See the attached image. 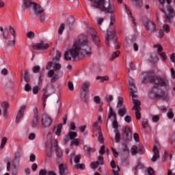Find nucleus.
Segmentation results:
<instances>
[{
    "instance_id": "aec40b11",
    "label": "nucleus",
    "mask_w": 175,
    "mask_h": 175,
    "mask_svg": "<svg viewBox=\"0 0 175 175\" xmlns=\"http://www.w3.org/2000/svg\"><path fill=\"white\" fill-rule=\"evenodd\" d=\"M83 150L84 151H85L89 157H91V154L95 152V151H96V150H95V148H92L91 146H90V145H85L83 146Z\"/></svg>"
},
{
    "instance_id": "37998d69",
    "label": "nucleus",
    "mask_w": 175,
    "mask_h": 175,
    "mask_svg": "<svg viewBox=\"0 0 175 175\" xmlns=\"http://www.w3.org/2000/svg\"><path fill=\"white\" fill-rule=\"evenodd\" d=\"M163 31L166 33H169V31H170V27L168 25H163Z\"/></svg>"
},
{
    "instance_id": "7ed1b4c3",
    "label": "nucleus",
    "mask_w": 175,
    "mask_h": 175,
    "mask_svg": "<svg viewBox=\"0 0 175 175\" xmlns=\"http://www.w3.org/2000/svg\"><path fill=\"white\" fill-rule=\"evenodd\" d=\"M129 88L130 91V96L133 100V109L135 110V116L137 120H140L142 118V114L140 113V111L142 108H140V100H137V96L136 93L137 92V89L135 85V80L132 79V77H129Z\"/></svg>"
},
{
    "instance_id": "bf43d9fd",
    "label": "nucleus",
    "mask_w": 175,
    "mask_h": 175,
    "mask_svg": "<svg viewBox=\"0 0 175 175\" xmlns=\"http://www.w3.org/2000/svg\"><path fill=\"white\" fill-rule=\"evenodd\" d=\"M152 120L153 121V122H158V121H159V116H157V115L152 116Z\"/></svg>"
},
{
    "instance_id": "774afa93",
    "label": "nucleus",
    "mask_w": 175,
    "mask_h": 175,
    "mask_svg": "<svg viewBox=\"0 0 175 175\" xmlns=\"http://www.w3.org/2000/svg\"><path fill=\"white\" fill-rule=\"evenodd\" d=\"M170 59L171 62H175V53H172L170 55Z\"/></svg>"
},
{
    "instance_id": "e2e57ef3",
    "label": "nucleus",
    "mask_w": 175,
    "mask_h": 175,
    "mask_svg": "<svg viewBox=\"0 0 175 175\" xmlns=\"http://www.w3.org/2000/svg\"><path fill=\"white\" fill-rule=\"evenodd\" d=\"M112 126H113V128L116 129V131H117L118 128V122H117V120H113Z\"/></svg>"
},
{
    "instance_id": "4468645a",
    "label": "nucleus",
    "mask_w": 175,
    "mask_h": 175,
    "mask_svg": "<svg viewBox=\"0 0 175 175\" xmlns=\"http://www.w3.org/2000/svg\"><path fill=\"white\" fill-rule=\"evenodd\" d=\"M152 151L154 152V155L151 159L152 162H157V159H159V149L158 148V144L154 146Z\"/></svg>"
},
{
    "instance_id": "9d476101",
    "label": "nucleus",
    "mask_w": 175,
    "mask_h": 175,
    "mask_svg": "<svg viewBox=\"0 0 175 175\" xmlns=\"http://www.w3.org/2000/svg\"><path fill=\"white\" fill-rule=\"evenodd\" d=\"M47 76L51 79V83H55L59 79V74L54 70H49L47 72Z\"/></svg>"
},
{
    "instance_id": "f8f14e48",
    "label": "nucleus",
    "mask_w": 175,
    "mask_h": 175,
    "mask_svg": "<svg viewBox=\"0 0 175 175\" xmlns=\"http://www.w3.org/2000/svg\"><path fill=\"white\" fill-rule=\"evenodd\" d=\"M49 47H50V46L49 45V44L41 41L38 43H36V44L32 46V49L33 50H47V49H49Z\"/></svg>"
},
{
    "instance_id": "6e6552de",
    "label": "nucleus",
    "mask_w": 175,
    "mask_h": 175,
    "mask_svg": "<svg viewBox=\"0 0 175 175\" xmlns=\"http://www.w3.org/2000/svg\"><path fill=\"white\" fill-rule=\"evenodd\" d=\"M52 124L53 118H51V116L48 115L47 113L43 114L42 117V126L44 128H49L51 126Z\"/></svg>"
},
{
    "instance_id": "c9c22d12",
    "label": "nucleus",
    "mask_w": 175,
    "mask_h": 175,
    "mask_svg": "<svg viewBox=\"0 0 175 175\" xmlns=\"http://www.w3.org/2000/svg\"><path fill=\"white\" fill-rule=\"evenodd\" d=\"M68 136L70 139V140H73L77 137V133L71 131L68 133Z\"/></svg>"
},
{
    "instance_id": "69168bd1",
    "label": "nucleus",
    "mask_w": 175,
    "mask_h": 175,
    "mask_svg": "<svg viewBox=\"0 0 175 175\" xmlns=\"http://www.w3.org/2000/svg\"><path fill=\"white\" fill-rule=\"evenodd\" d=\"M147 173L148 175H154V170H152L151 167H148L147 170Z\"/></svg>"
},
{
    "instance_id": "09e8293b",
    "label": "nucleus",
    "mask_w": 175,
    "mask_h": 175,
    "mask_svg": "<svg viewBox=\"0 0 175 175\" xmlns=\"http://www.w3.org/2000/svg\"><path fill=\"white\" fill-rule=\"evenodd\" d=\"M167 116L168 118L172 119L174 117V114L173 113V111L172 109H169L168 112L167 113Z\"/></svg>"
},
{
    "instance_id": "4d7b16f0",
    "label": "nucleus",
    "mask_w": 175,
    "mask_h": 175,
    "mask_svg": "<svg viewBox=\"0 0 175 175\" xmlns=\"http://www.w3.org/2000/svg\"><path fill=\"white\" fill-rule=\"evenodd\" d=\"M104 19L103 18H96V23L97 25H98V27H100V25H102V23H103Z\"/></svg>"
},
{
    "instance_id": "e433bc0d",
    "label": "nucleus",
    "mask_w": 175,
    "mask_h": 175,
    "mask_svg": "<svg viewBox=\"0 0 175 175\" xmlns=\"http://www.w3.org/2000/svg\"><path fill=\"white\" fill-rule=\"evenodd\" d=\"M113 99H114V98L111 94H109V96L106 95L104 98V100H105V102H113Z\"/></svg>"
},
{
    "instance_id": "79ce46f5",
    "label": "nucleus",
    "mask_w": 175,
    "mask_h": 175,
    "mask_svg": "<svg viewBox=\"0 0 175 175\" xmlns=\"http://www.w3.org/2000/svg\"><path fill=\"white\" fill-rule=\"evenodd\" d=\"M96 80H100V83H103V81H106L109 80L108 77H96Z\"/></svg>"
},
{
    "instance_id": "5701e85b",
    "label": "nucleus",
    "mask_w": 175,
    "mask_h": 175,
    "mask_svg": "<svg viewBox=\"0 0 175 175\" xmlns=\"http://www.w3.org/2000/svg\"><path fill=\"white\" fill-rule=\"evenodd\" d=\"M131 3L135 8H140L143 5V0H131Z\"/></svg>"
},
{
    "instance_id": "dca6fc26",
    "label": "nucleus",
    "mask_w": 175,
    "mask_h": 175,
    "mask_svg": "<svg viewBox=\"0 0 175 175\" xmlns=\"http://www.w3.org/2000/svg\"><path fill=\"white\" fill-rule=\"evenodd\" d=\"M39 124V114L38 113V108L34 109V116L32 120L31 126L36 128Z\"/></svg>"
},
{
    "instance_id": "680f3d73",
    "label": "nucleus",
    "mask_w": 175,
    "mask_h": 175,
    "mask_svg": "<svg viewBox=\"0 0 175 175\" xmlns=\"http://www.w3.org/2000/svg\"><path fill=\"white\" fill-rule=\"evenodd\" d=\"M33 73H38L39 70H40V67L39 66H36L32 68Z\"/></svg>"
},
{
    "instance_id": "1a4fd4ad",
    "label": "nucleus",
    "mask_w": 175,
    "mask_h": 175,
    "mask_svg": "<svg viewBox=\"0 0 175 175\" xmlns=\"http://www.w3.org/2000/svg\"><path fill=\"white\" fill-rule=\"evenodd\" d=\"M93 130L96 132H98V142L103 144L105 140L103 139V134H102V131H100V124H98V122H94L93 123Z\"/></svg>"
},
{
    "instance_id": "13d9d810",
    "label": "nucleus",
    "mask_w": 175,
    "mask_h": 175,
    "mask_svg": "<svg viewBox=\"0 0 175 175\" xmlns=\"http://www.w3.org/2000/svg\"><path fill=\"white\" fill-rule=\"evenodd\" d=\"M75 167L77 168V169H80L81 170H84V169H85V165H84V164H77L75 165Z\"/></svg>"
},
{
    "instance_id": "0e129e2a",
    "label": "nucleus",
    "mask_w": 175,
    "mask_h": 175,
    "mask_svg": "<svg viewBox=\"0 0 175 175\" xmlns=\"http://www.w3.org/2000/svg\"><path fill=\"white\" fill-rule=\"evenodd\" d=\"M68 88H69V90H70V91L75 90V87L73 86V83H72L71 81L68 82Z\"/></svg>"
},
{
    "instance_id": "393cba45",
    "label": "nucleus",
    "mask_w": 175,
    "mask_h": 175,
    "mask_svg": "<svg viewBox=\"0 0 175 175\" xmlns=\"http://www.w3.org/2000/svg\"><path fill=\"white\" fill-rule=\"evenodd\" d=\"M62 133V124H59L55 128V135L56 136H59Z\"/></svg>"
},
{
    "instance_id": "cd10ccee",
    "label": "nucleus",
    "mask_w": 175,
    "mask_h": 175,
    "mask_svg": "<svg viewBox=\"0 0 175 175\" xmlns=\"http://www.w3.org/2000/svg\"><path fill=\"white\" fill-rule=\"evenodd\" d=\"M53 137V132H49L47 135L46 139H47V142H46V146H49L51 143V148H53V143L51 142V140H50V139H51Z\"/></svg>"
},
{
    "instance_id": "ddd939ff",
    "label": "nucleus",
    "mask_w": 175,
    "mask_h": 175,
    "mask_svg": "<svg viewBox=\"0 0 175 175\" xmlns=\"http://www.w3.org/2000/svg\"><path fill=\"white\" fill-rule=\"evenodd\" d=\"M153 47L154 49H157V51L158 54H159L160 57L163 58V61H166V59H167V56L166 55V54L162 52L163 48L161 44H158L154 45Z\"/></svg>"
},
{
    "instance_id": "412c9836",
    "label": "nucleus",
    "mask_w": 175,
    "mask_h": 175,
    "mask_svg": "<svg viewBox=\"0 0 175 175\" xmlns=\"http://www.w3.org/2000/svg\"><path fill=\"white\" fill-rule=\"evenodd\" d=\"M131 154L132 155H136L137 154H142V148L140 146H133L131 148Z\"/></svg>"
},
{
    "instance_id": "c756f323",
    "label": "nucleus",
    "mask_w": 175,
    "mask_h": 175,
    "mask_svg": "<svg viewBox=\"0 0 175 175\" xmlns=\"http://www.w3.org/2000/svg\"><path fill=\"white\" fill-rule=\"evenodd\" d=\"M88 88H90V83L84 82L81 86V89L83 92H87V91H88Z\"/></svg>"
},
{
    "instance_id": "f257e3e1",
    "label": "nucleus",
    "mask_w": 175,
    "mask_h": 175,
    "mask_svg": "<svg viewBox=\"0 0 175 175\" xmlns=\"http://www.w3.org/2000/svg\"><path fill=\"white\" fill-rule=\"evenodd\" d=\"M92 54L91 52V46L87 39L80 42V40L75 41L73 46L64 53V59L66 61H74L81 59L83 57H88Z\"/></svg>"
},
{
    "instance_id": "0eeeda50",
    "label": "nucleus",
    "mask_w": 175,
    "mask_h": 175,
    "mask_svg": "<svg viewBox=\"0 0 175 175\" xmlns=\"http://www.w3.org/2000/svg\"><path fill=\"white\" fill-rule=\"evenodd\" d=\"M160 10L165 14V21L167 23H172V20L173 19V18L175 16L174 10H173V8H172V6H170V5H168L167 7V12L165 11V10H163L162 8H160Z\"/></svg>"
},
{
    "instance_id": "c85d7f7f",
    "label": "nucleus",
    "mask_w": 175,
    "mask_h": 175,
    "mask_svg": "<svg viewBox=\"0 0 175 175\" xmlns=\"http://www.w3.org/2000/svg\"><path fill=\"white\" fill-rule=\"evenodd\" d=\"M118 114L120 117H124L125 114H126V108H125V107L120 108L118 110Z\"/></svg>"
},
{
    "instance_id": "2eb2a0df",
    "label": "nucleus",
    "mask_w": 175,
    "mask_h": 175,
    "mask_svg": "<svg viewBox=\"0 0 175 175\" xmlns=\"http://www.w3.org/2000/svg\"><path fill=\"white\" fill-rule=\"evenodd\" d=\"M25 109H27V105H22L21 107L16 118V121L17 122H20V121L23 120V118L24 117V110H25Z\"/></svg>"
},
{
    "instance_id": "423d86ee",
    "label": "nucleus",
    "mask_w": 175,
    "mask_h": 175,
    "mask_svg": "<svg viewBox=\"0 0 175 175\" xmlns=\"http://www.w3.org/2000/svg\"><path fill=\"white\" fill-rule=\"evenodd\" d=\"M105 40L107 44H109V43L112 41L116 46L115 49H120V44H118V41H117V38H116V30L111 29L107 30Z\"/></svg>"
},
{
    "instance_id": "f03ea898",
    "label": "nucleus",
    "mask_w": 175,
    "mask_h": 175,
    "mask_svg": "<svg viewBox=\"0 0 175 175\" xmlns=\"http://www.w3.org/2000/svg\"><path fill=\"white\" fill-rule=\"evenodd\" d=\"M146 79L154 85V88L150 90V93L154 94L156 99H162L163 100H165V99L167 98V93L161 91L157 87H167L169 84L167 79H166L165 77L161 78L155 76V72H154V71H149L146 75Z\"/></svg>"
},
{
    "instance_id": "72a5a7b5",
    "label": "nucleus",
    "mask_w": 175,
    "mask_h": 175,
    "mask_svg": "<svg viewBox=\"0 0 175 175\" xmlns=\"http://www.w3.org/2000/svg\"><path fill=\"white\" fill-rule=\"evenodd\" d=\"M108 117L109 118H111V117H113V120H117V115L116 114V112L113 111L112 109H110Z\"/></svg>"
},
{
    "instance_id": "b1692460",
    "label": "nucleus",
    "mask_w": 175,
    "mask_h": 175,
    "mask_svg": "<svg viewBox=\"0 0 175 175\" xmlns=\"http://www.w3.org/2000/svg\"><path fill=\"white\" fill-rule=\"evenodd\" d=\"M1 106L3 109V116L4 117H6V116H8V107H9V105L8 104V102L4 101L2 104Z\"/></svg>"
},
{
    "instance_id": "a19ab883",
    "label": "nucleus",
    "mask_w": 175,
    "mask_h": 175,
    "mask_svg": "<svg viewBox=\"0 0 175 175\" xmlns=\"http://www.w3.org/2000/svg\"><path fill=\"white\" fill-rule=\"evenodd\" d=\"M5 162L7 163V170H8V172H10V166H11L10 162H12V160H10V159L8 158L5 159Z\"/></svg>"
},
{
    "instance_id": "2f4dec72",
    "label": "nucleus",
    "mask_w": 175,
    "mask_h": 175,
    "mask_svg": "<svg viewBox=\"0 0 175 175\" xmlns=\"http://www.w3.org/2000/svg\"><path fill=\"white\" fill-rule=\"evenodd\" d=\"M124 105V99L122 97H118V104L117 107L121 108Z\"/></svg>"
},
{
    "instance_id": "052dcab7",
    "label": "nucleus",
    "mask_w": 175,
    "mask_h": 175,
    "mask_svg": "<svg viewBox=\"0 0 175 175\" xmlns=\"http://www.w3.org/2000/svg\"><path fill=\"white\" fill-rule=\"evenodd\" d=\"M29 72H28V70H25L24 73V79L25 81H27L29 80Z\"/></svg>"
},
{
    "instance_id": "603ef678",
    "label": "nucleus",
    "mask_w": 175,
    "mask_h": 175,
    "mask_svg": "<svg viewBox=\"0 0 175 175\" xmlns=\"http://www.w3.org/2000/svg\"><path fill=\"white\" fill-rule=\"evenodd\" d=\"M55 59V61H59V59H61V53L58 51H56V55L55 57L53 59Z\"/></svg>"
},
{
    "instance_id": "6e6d98bb",
    "label": "nucleus",
    "mask_w": 175,
    "mask_h": 175,
    "mask_svg": "<svg viewBox=\"0 0 175 175\" xmlns=\"http://www.w3.org/2000/svg\"><path fill=\"white\" fill-rule=\"evenodd\" d=\"M80 159H81V155L78 154L75 156V157L74 158L75 163H79V162H80Z\"/></svg>"
},
{
    "instance_id": "f3484780",
    "label": "nucleus",
    "mask_w": 175,
    "mask_h": 175,
    "mask_svg": "<svg viewBox=\"0 0 175 175\" xmlns=\"http://www.w3.org/2000/svg\"><path fill=\"white\" fill-rule=\"evenodd\" d=\"M53 147L55 148V151L57 158H62V157H64V154L62 153V151H61V149L58 148V140L55 139Z\"/></svg>"
},
{
    "instance_id": "a878e982",
    "label": "nucleus",
    "mask_w": 175,
    "mask_h": 175,
    "mask_svg": "<svg viewBox=\"0 0 175 175\" xmlns=\"http://www.w3.org/2000/svg\"><path fill=\"white\" fill-rule=\"evenodd\" d=\"M93 100L96 105H103V102H102V99L98 96H95L93 98Z\"/></svg>"
},
{
    "instance_id": "4be33fe9",
    "label": "nucleus",
    "mask_w": 175,
    "mask_h": 175,
    "mask_svg": "<svg viewBox=\"0 0 175 175\" xmlns=\"http://www.w3.org/2000/svg\"><path fill=\"white\" fill-rule=\"evenodd\" d=\"M124 133L129 140L132 139V133H131V127L129 126H126Z\"/></svg>"
},
{
    "instance_id": "bb28decb",
    "label": "nucleus",
    "mask_w": 175,
    "mask_h": 175,
    "mask_svg": "<svg viewBox=\"0 0 175 175\" xmlns=\"http://www.w3.org/2000/svg\"><path fill=\"white\" fill-rule=\"evenodd\" d=\"M6 143H8V137H3L1 139L0 150H3V148H5V146H6Z\"/></svg>"
},
{
    "instance_id": "6ab92c4d",
    "label": "nucleus",
    "mask_w": 175,
    "mask_h": 175,
    "mask_svg": "<svg viewBox=\"0 0 175 175\" xmlns=\"http://www.w3.org/2000/svg\"><path fill=\"white\" fill-rule=\"evenodd\" d=\"M59 173L60 175L69 174V172L66 169V165L62 163H59L58 165Z\"/></svg>"
},
{
    "instance_id": "5fc2aeb1",
    "label": "nucleus",
    "mask_w": 175,
    "mask_h": 175,
    "mask_svg": "<svg viewBox=\"0 0 175 175\" xmlns=\"http://www.w3.org/2000/svg\"><path fill=\"white\" fill-rule=\"evenodd\" d=\"M112 169H113V174H120V167H118V166L113 167Z\"/></svg>"
},
{
    "instance_id": "a211bd4d",
    "label": "nucleus",
    "mask_w": 175,
    "mask_h": 175,
    "mask_svg": "<svg viewBox=\"0 0 175 175\" xmlns=\"http://www.w3.org/2000/svg\"><path fill=\"white\" fill-rule=\"evenodd\" d=\"M89 33L91 35L93 40L95 42L96 44H98L100 42V39L96 36V31L94 29H89Z\"/></svg>"
},
{
    "instance_id": "7c9ffc66",
    "label": "nucleus",
    "mask_w": 175,
    "mask_h": 175,
    "mask_svg": "<svg viewBox=\"0 0 175 175\" xmlns=\"http://www.w3.org/2000/svg\"><path fill=\"white\" fill-rule=\"evenodd\" d=\"M126 9V12L127 14H130L131 17V20H132V23L134 25H136V22H135V18L133 17L132 16V12H131V10H129V9H128V7H125Z\"/></svg>"
},
{
    "instance_id": "c03bdc74",
    "label": "nucleus",
    "mask_w": 175,
    "mask_h": 175,
    "mask_svg": "<svg viewBox=\"0 0 175 175\" xmlns=\"http://www.w3.org/2000/svg\"><path fill=\"white\" fill-rule=\"evenodd\" d=\"M99 166V162L98 161H95V162H92L90 163V167L92 169H96Z\"/></svg>"
},
{
    "instance_id": "39448f33",
    "label": "nucleus",
    "mask_w": 175,
    "mask_h": 175,
    "mask_svg": "<svg viewBox=\"0 0 175 175\" xmlns=\"http://www.w3.org/2000/svg\"><path fill=\"white\" fill-rule=\"evenodd\" d=\"M91 5L94 9H98L104 13H113L114 12V5L105 0H90Z\"/></svg>"
},
{
    "instance_id": "58836bf2",
    "label": "nucleus",
    "mask_w": 175,
    "mask_h": 175,
    "mask_svg": "<svg viewBox=\"0 0 175 175\" xmlns=\"http://www.w3.org/2000/svg\"><path fill=\"white\" fill-rule=\"evenodd\" d=\"M120 56V51H118L116 52H113L112 53V57L111 59V61H113V59H116V58H118V57Z\"/></svg>"
},
{
    "instance_id": "338daca9",
    "label": "nucleus",
    "mask_w": 175,
    "mask_h": 175,
    "mask_svg": "<svg viewBox=\"0 0 175 175\" xmlns=\"http://www.w3.org/2000/svg\"><path fill=\"white\" fill-rule=\"evenodd\" d=\"M48 173L47 170H40L39 172V175H46Z\"/></svg>"
},
{
    "instance_id": "f704fd0d",
    "label": "nucleus",
    "mask_w": 175,
    "mask_h": 175,
    "mask_svg": "<svg viewBox=\"0 0 175 175\" xmlns=\"http://www.w3.org/2000/svg\"><path fill=\"white\" fill-rule=\"evenodd\" d=\"M61 65L59 64V63H55L53 65V70H55V72H58V70H61Z\"/></svg>"
},
{
    "instance_id": "8fccbe9b",
    "label": "nucleus",
    "mask_w": 175,
    "mask_h": 175,
    "mask_svg": "<svg viewBox=\"0 0 175 175\" xmlns=\"http://www.w3.org/2000/svg\"><path fill=\"white\" fill-rule=\"evenodd\" d=\"M147 126H148V120L144 119L142 122V127L144 128V129H146Z\"/></svg>"
},
{
    "instance_id": "a18cd8bd",
    "label": "nucleus",
    "mask_w": 175,
    "mask_h": 175,
    "mask_svg": "<svg viewBox=\"0 0 175 175\" xmlns=\"http://www.w3.org/2000/svg\"><path fill=\"white\" fill-rule=\"evenodd\" d=\"M16 43V40L14 38L12 40L8 41L7 46L8 47H13Z\"/></svg>"
},
{
    "instance_id": "20e7f679",
    "label": "nucleus",
    "mask_w": 175,
    "mask_h": 175,
    "mask_svg": "<svg viewBox=\"0 0 175 175\" xmlns=\"http://www.w3.org/2000/svg\"><path fill=\"white\" fill-rule=\"evenodd\" d=\"M27 9L29 10L33 17H38L44 12L43 8L39 4L32 2L31 0H23L22 10L25 12Z\"/></svg>"
},
{
    "instance_id": "9b49d317",
    "label": "nucleus",
    "mask_w": 175,
    "mask_h": 175,
    "mask_svg": "<svg viewBox=\"0 0 175 175\" xmlns=\"http://www.w3.org/2000/svg\"><path fill=\"white\" fill-rule=\"evenodd\" d=\"M144 25L146 30L149 33H152V32H154V31H155V23H154L151 21L147 20L146 21L144 22Z\"/></svg>"
},
{
    "instance_id": "3c124183",
    "label": "nucleus",
    "mask_w": 175,
    "mask_h": 175,
    "mask_svg": "<svg viewBox=\"0 0 175 175\" xmlns=\"http://www.w3.org/2000/svg\"><path fill=\"white\" fill-rule=\"evenodd\" d=\"M159 59H158V57L157 56H154V59L152 58V56H150L149 58H148V60L150 62H152L153 64H155V62H157V61H159Z\"/></svg>"
},
{
    "instance_id": "864d4df0",
    "label": "nucleus",
    "mask_w": 175,
    "mask_h": 175,
    "mask_svg": "<svg viewBox=\"0 0 175 175\" xmlns=\"http://www.w3.org/2000/svg\"><path fill=\"white\" fill-rule=\"evenodd\" d=\"M27 36L29 39H33L35 38V33L29 31L27 33Z\"/></svg>"
},
{
    "instance_id": "ea45409f",
    "label": "nucleus",
    "mask_w": 175,
    "mask_h": 175,
    "mask_svg": "<svg viewBox=\"0 0 175 175\" xmlns=\"http://www.w3.org/2000/svg\"><path fill=\"white\" fill-rule=\"evenodd\" d=\"M80 144V140L79 139H74L72 140L71 146H79Z\"/></svg>"
},
{
    "instance_id": "4c0bfd02",
    "label": "nucleus",
    "mask_w": 175,
    "mask_h": 175,
    "mask_svg": "<svg viewBox=\"0 0 175 175\" xmlns=\"http://www.w3.org/2000/svg\"><path fill=\"white\" fill-rule=\"evenodd\" d=\"M49 96H50V94L49 93H47V92H44L43 94V105L45 106L46 105V100H47V98H49Z\"/></svg>"
},
{
    "instance_id": "473e14b6",
    "label": "nucleus",
    "mask_w": 175,
    "mask_h": 175,
    "mask_svg": "<svg viewBox=\"0 0 175 175\" xmlns=\"http://www.w3.org/2000/svg\"><path fill=\"white\" fill-rule=\"evenodd\" d=\"M115 140L117 143L121 140V135H120L118 130H115Z\"/></svg>"
},
{
    "instance_id": "de8ad7c7",
    "label": "nucleus",
    "mask_w": 175,
    "mask_h": 175,
    "mask_svg": "<svg viewBox=\"0 0 175 175\" xmlns=\"http://www.w3.org/2000/svg\"><path fill=\"white\" fill-rule=\"evenodd\" d=\"M9 31L11 33V35L13 36L14 39V38H16V30L14 29L13 27H12V26L9 27Z\"/></svg>"
},
{
    "instance_id": "49530a36",
    "label": "nucleus",
    "mask_w": 175,
    "mask_h": 175,
    "mask_svg": "<svg viewBox=\"0 0 175 175\" xmlns=\"http://www.w3.org/2000/svg\"><path fill=\"white\" fill-rule=\"evenodd\" d=\"M64 29H65V25H64V24H61L58 29L59 35H62V32H64Z\"/></svg>"
}]
</instances>
